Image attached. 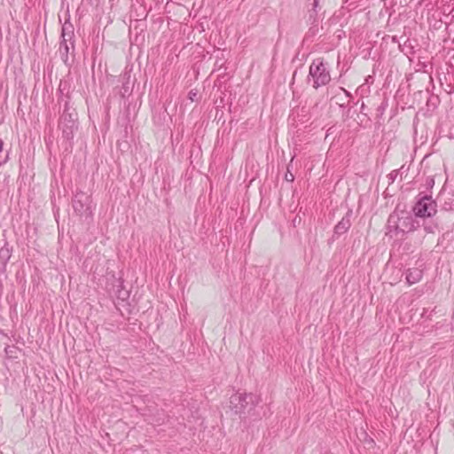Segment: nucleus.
<instances>
[{"label":"nucleus","mask_w":454,"mask_h":454,"mask_svg":"<svg viewBox=\"0 0 454 454\" xmlns=\"http://www.w3.org/2000/svg\"><path fill=\"white\" fill-rule=\"evenodd\" d=\"M387 106V103L386 101L381 102V104L377 107V118H380L386 108Z\"/></svg>","instance_id":"nucleus-16"},{"label":"nucleus","mask_w":454,"mask_h":454,"mask_svg":"<svg viewBox=\"0 0 454 454\" xmlns=\"http://www.w3.org/2000/svg\"><path fill=\"white\" fill-rule=\"evenodd\" d=\"M4 142L0 139V167L5 164L9 160V152H4Z\"/></svg>","instance_id":"nucleus-13"},{"label":"nucleus","mask_w":454,"mask_h":454,"mask_svg":"<svg viewBox=\"0 0 454 454\" xmlns=\"http://www.w3.org/2000/svg\"><path fill=\"white\" fill-rule=\"evenodd\" d=\"M412 212L415 217L433 218L437 213V203L431 195L419 192L416 198Z\"/></svg>","instance_id":"nucleus-5"},{"label":"nucleus","mask_w":454,"mask_h":454,"mask_svg":"<svg viewBox=\"0 0 454 454\" xmlns=\"http://www.w3.org/2000/svg\"><path fill=\"white\" fill-rule=\"evenodd\" d=\"M423 276V271L418 268L409 269L406 271V281L409 286L414 285L420 281Z\"/></svg>","instance_id":"nucleus-11"},{"label":"nucleus","mask_w":454,"mask_h":454,"mask_svg":"<svg viewBox=\"0 0 454 454\" xmlns=\"http://www.w3.org/2000/svg\"><path fill=\"white\" fill-rule=\"evenodd\" d=\"M72 203L73 208L77 215L81 216H88L91 215V199L86 192L82 191L76 192Z\"/></svg>","instance_id":"nucleus-7"},{"label":"nucleus","mask_w":454,"mask_h":454,"mask_svg":"<svg viewBox=\"0 0 454 454\" xmlns=\"http://www.w3.org/2000/svg\"><path fill=\"white\" fill-rule=\"evenodd\" d=\"M424 231L427 234H434L437 231H440V224L437 219L433 218H425L422 219V223L420 224Z\"/></svg>","instance_id":"nucleus-10"},{"label":"nucleus","mask_w":454,"mask_h":454,"mask_svg":"<svg viewBox=\"0 0 454 454\" xmlns=\"http://www.w3.org/2000/svg\"><path fill=\"white\" fill-rule=\"evenodd\" d=\"M74 27L70 22H65L62 26L61 32V42L59 45V54L62 61L67 65H71L72 61L69 59V53L73 54L74 51Z\"/></svg>","instance_id":"nucleus-6"},{"label":"nucleus","mask_w":454,"mask_h":454,"mask_svg":"<svg viewBox=\"0 0 454 454\" xmlns=\"http://www.w3.org/2000/svg\"><path fill=\"white\" fill-rule=\"evenodd\" d=\"M59 128L62 131V137L71 143L74 133L78 129V116L74 109H71L69 102H65L64 111L59 118Z\"/></svg>","instance_id":"nucleus-3"},{"label":"nucleus","mask_w":454,"mask_h":454,"mask_svg":"<svg viewBox=\"0 0 454 454\" xmlns=\"http://www.w3.org/2000/svg\"><path fill=\"white\" fill-rule=\"evenodd\" d=\"M258 403V397L253 394H235L230 398V408L239 416L250 415Z\"/></svg>","instance_id":"nucleus-4"},{"label":"nucleus","mask_w":454,"mask_h":454,"mask_svg":"<svg viewBox=\"0 0 454 454\" xmlns=\"http://www.w3.org/2000/svg\"><path fill=\"white\" fill-rule=\"evenodd\" d=\"M419 226V221L416 220L411 214L402 211L399 215L395 211L388 216L386 235L394 238L399 234L403 235L413 231Z\"/></svg>","instance_id":"nucleus-1"},{"label":"nucleus","mask_w":454,"mask_h":454,"mask_svg":"<svg viewBox=\"0 0 454 454\" xmlns=\"http://www.w3.org/2000/svg\"><path fill=\"white\" fill-rule=\"evenodd\" d=\"M114 294L121 301H126L129 297V293L126 289H114Z\"/></svg>","instance_id":"nucleus-12"},{"label":"nucleus","mask_w":454,"mask_h":454,"mask_svg":"<svg viewBox=\"0 0 454 454\" xmlns=\"http://www.w3.org/2000/svg\"><path fill=\"white\" fill-rule=\"evenodd\" d=\"M364 110H365V107H364V104L363 103L362 106H361V112L363 113Z\"/></svg>","instance_id":"nucleus-21"},{"label":"nucleus","mask_w":454,"mask_h":454,"mask_svg":"<svg viewBox=\"0 0 454 454\" xmlns=\"http://www.w3.org/2000/svg\"><path fill=\"white\" fill-rule=\"evenodd\" d=\"M403 168H404V166H403L400 169H395V170L391 171L387 175L389 184H392L395 181V179L397 178L398 175L400 174V172L403 170Z\"/></svg>","instance_id":"nucleus-14"},{"label":"nucleus","mask_w":454,"mask_h":454,"mask_svg":"<svg viewBox=\"0 0 454 454\" xmlns=\"http://www.w3.org/2000/svg\"><path fill=\"white\" fill-rule=\"evenodd\" d=\"M427 184V186L428 188H432V187L434 186V178H432V177H428V178L427 179V184Z\"/></svg>","instance_id":"nucleus-19"},{"label":"nucleus","mask_w":454,"mask_h":454,"mask_svg":"<svg viewBox=\"0 0 454 454\" xmlns=\"http://www.w3.org/2000/svg\"><path fill=\"white\" fill-rule=\"evenodd\" d=\"M188 98L191 101H195L197 98V92L194 90H190L188 93Z\"/></svg>","instance_id":"nucleus-18"},{"label":"nucleus","mask_w":454,"mask_h":454,"mask_svg":"<svg viewBox=\"0 0 454 454\" xmlns=\"http://www.w3.org/2000/svg\"><path fill=\"white\" fill-rule=\"evenodd\" d=\"M116 285L114 286V289H124L123 287V281L121 278L115 279Z\"/></svg>","instance_id":"nucleus-17"},{"label":"nucleus","mask_w":454,"mask_h":454,"mask_svg":"<svg viewBox=\"0 0 454 454\" xmlns=\"http://www.w3.org/2000/svg\"><path fill=\"white\" fill-rule=\"evenodd\" d=\"M352 211L348 210L346 215L341 218V220L335 225L333 231V238H339L340 236L346 233L350 226H351V218Z\"/></svg>","instance_id":"nucleus-8"},{"label":"nucleus","mask_w":454,"mask_h":454,"mask_svg":"<svg viewBox=\"0 0 454 454\" xmlns=\"http://www.w3.org/2000/svg\"><path fill=\"white\" fill-rule=\"evenodd\" d=\"M286 180L288 182H293L294 180V176L292 173L289 175L286 174Z\"/></svg>","instance_id":"nucleus-20"},{"label":"nucleus","mask_w":454,"mask_h":454,"mask_svg":"<svg viewBox=\"0 0 454 454\" xmlns=\"http://www.w3.org/2000/svg\"><path fill=\"white\" fill-rule=\"evenodd\" d=\"M12 248L9 247L7 242L0 248V273L6 272L7 264L12 256Z\"/></svg>","instance_id":"nucleus-9"},{"label":"nucleus","mask_w":454,"mask_h":454,"mask_svg":"<svg viewBox=\"0 0 454 454\" xmlns=\"http://www.w3.org/2000/svg\"><path fill=\"white\" fill-rule=\"evenodd\" d=\"M312 80V87L315 90L327 85L331 82L329 64L323 58L315 59L309 66L308 82Z\"/></svg>","instance_id":"nucleus-2"},{"label":"nucleus","mask_w":454,"mask_h":454,"mask_svg":"<svg viewBox=\"0 0 454 454\" xmlns=\"http://www.w3.org/2000/svg\"><path fill=\"white\" fill-rule=\"evenodd\" d=\"M319 3H320V0H312V9H311V12L313 13H310L309 14V18L310 19H315V16L317 15V8L319 7Z\"/></svg>","instance_id":"nucleus-15"}]
</instances>
